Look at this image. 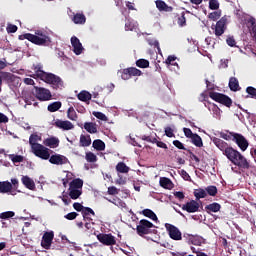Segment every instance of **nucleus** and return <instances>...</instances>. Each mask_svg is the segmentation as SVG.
Here are the masks:
<instances>
[{"label": "nucleus", "instance_id": "bf43d9fd", "mask_svg": "<svg viewBox=\"0 0 256 256\" xmlns=\"http://www.w3.org/2000/svg\"><path fill=\"white\" fill-rule=\"evenodd\" d=\"M226 43L227 45H229V47H235V45H237V42L235 41V38L233 36H229L226 39Z\"/></svg>", "mask_w": 256, "mask_h": 256}, {"label": "nucleus", "instance_id": "2f4dec72", "mask_svg": "<svg viewBox=\"0 0 256 256\" xmlns=\"http://www.w3.org/2000/svg\"><path fill=\"white\" fill-rule=\"evenodd\" d=\"M160 186L163 187V189H171L173 182L167 177H162L160 178Z\"/></svg>", "mask_w": 256, "mask_h": 256}, {"label": "nucleus", "instance_id": "aec40b11", "mask_svg": "<svg viewBox=\"0 0 256 256\" xmlns=\"http://www.w3.org/2000/svg\"><path fill=\"white\" fill-rule=\"evenodd\" d=\"M155 3H156V8L158 9V11H160V12L165 11V13L173 12V6L167 5V3H165V1L156 0Z\"/></svg>", "mask_w": 256, "mask_h": 256}, {"label": "nucleus", "instance_id": "cd10ccee", "mask_svg": "<svg viewBox=\"0 0 256 256\" xmlns=\"http://www.w3.org/2000/svg\"><path fill=\"white\" fill-rule=\"evenodd\" d=\"M79 101H82L83 103H89L92 99L91 93L88 91L82 90L78 95H77Z\"/></svg>", "mask_w": 256, "mask_h": 256}, {"label": "nucleus", "instance_id": "4be33fe9", "mask_svg": "<svg viewBox=\"0 0 256 256\" xmlns=\"http://www.w3.org/2000/svg\"><path fill=\"white\" fill-rule=\"evenodd\" d=\"M205 211L208 215H211V213H219V211H221V204L217 202L208 204L205 206Z\"/></svg>", "mask_w": 256, "mask_h": 256}, {"label": "nucleus", "instance_id": "e2e57ef3", "mask_svg": "<svg viewBox=\"0 0 256 256\" xmlns=\"http://www.w3.org/2000/svg\"><path fill=\"white\" fill-rule=\"evenodd\" d=\"M108 195H119V190L115 186H110L108 188Z\"/></svg>", "mask_w": 256, "mask_h": 256}, {"label": "nucleus", "instance_id": "de8ad7c7", "mask_svg": "<svg viewBox=\"0 0 256 256\" xmlns=\"http://www.w3.org/2000/svg\"><path fill=\"white\" fill-rule=\"evenodd\" d=\"M206 193L210 195V197H215V195H217L218 190H217V186H208L206 187Z\"/></svg>", "mask_w": 256, "mask_h": 256}, {"label": "nucleus", "instance_id": "473e14b6", "mask_svg": "<svg viewBox=\"0 0 256 256\" xmlns=\"http://www.w3.org/2000/svg\"><path fill=\"white\" fill-rule=\"evenodd\" d=\"M37 141H41V136L37 134H31L29 138V144L31 145V149H35L36 145H41L37 143Z\"/></svg>", "mask_w": 256, "mask_h": 256}, {"label": "nucleus", "instance_id": "39448f33", "mask_svg": "<svg viewBox=\"0 0 256 256\" xmlns=\"http://www.w3.org/2000/svg\"><path fill=\"white\" fill-rule=\"evenodd\" d=\"M210 99H213V101H216V103H221V105H224V107H231L233 105V100L225 95L221 94L219 92H211L209 94Z\"/></svg>", "mask_w": 256, "mask_h": 256}, {"label": "nucleus", "instance_id": "ea45409f", "mask_svg": "<svg viewBox=\"0 0 256 256\" xmlns=\"http://www.w3.org/2000/svg\"><path fill=\"white\" fill-rule=\"evenodd\" d=\"M146 41L148 45H150V47L157 49L158 53H161V47H159V41H157L155 38H147Z\"/></svg>", "mask_w": 256, "mask_h": 256}, {"label": "nucleus", "instance_id": "f8f14e48", "mask_svg": "<svg viewBox=\"0 0 256 256\" xmlns=\"http://www.w3.org/2000/svg\"><path fill=\"white\" fill-rule=\"evenodd\" d=\"M226 30H227V18L222 17L216 22V25L214 27V33L216 37H221V35H223V33H225Z\"/></svg>", "mask_w": 256, "mask_h": 256}, {"label": "nucleus", "instance_id": "72a5a7b5", "mask_svg": "<svg viewBox=\"0 0 256 256\" xmlns=\"http://www.w3.org/2000/svg\"><path fill=\"white\" fill-rule=\"evenodd\" d=\"M142 215H144V217H148V219H151L152 221H158L157 214H155L151 209H144L142 211Z\"/></svg>", "mask_w": 256, "mask_h": 256}, {"label": "nucleus", "instance_id": "a19ab883", "mask_svg": "<svg viewBox=\"0 0 256 256\" xmlns=\"http://www.w3.org/2000/svg\"><path fill=\"white\" fill-rule=\"evenodd\" d=\"M116 171L118 173H127L129 171V166H127V164H125V162H119L116 165Z\"/></svg>", "mask_w": 256, "mask_h": 256}, {"label": "nucleus", "instance_id": "a878e982", "mask_svg": "<svg viewBox=\"0 0 256 256\" xmlns=\"http://www.w3.org/2000/svg\"><path fill=\"white\" fill-rule=\"evenodd\" d=\"M11 191H13V184L11 182H0V193H11Z\"/></svg>", "mask_w": 256, "mask_h": 256}, {"label": "nucleus", "instance_id": "c03bdc74", "mask_svg": "<svg viewBox=\"0 0 256 256\" xmlns=\"http://www.w3.org/2000/svg\"><path fill=\"white\" fill-rule=\"evenodd\" d=\"M246 93H248V95L246 96V99H249V97L251 99H256V88L253 86H248L246 88Z\"/></svg>", "mask_w": 256, "mask_h": 256}, {"label": "nucleus", "instance_id": "6ab92c4d", "mask_svg": "<svg viewBox=\"0 0 256 256\" xmlns=\"http://www.w3.org/2000/svg\"><path fill=\"white\" fill-rule=\"evenodd\" d=\"M71 45L73 47V52L75 53V55H81V53H83V44H81V41L79 40V38H77V36H73L71 38Z\"/></svg>", "mask_w": 256, "mask_h": 256}, {"label": "nucleus", "instance_id": "0e129e2a", "mask_svg": "<svg viewBox=\"0 0 256 256\" xmlns=\"http://www.w3.org/2000/svg\"><path fill=\"white\" fill-rule=\"evenodd\" d=\"M17 25L9 24L7 26V33H17Z\"/></svg>", "mask_w": 256, "mask_h": 256}, {"label": "nucleus", "instance_id": "f3484780", "mask_svg": "<svg viewBox=\"0 0 256 256\" xmlns=\"http://www.w3.org/2000/svg\"><path fill=\"white\" fill-rule=\"evenodd\" d=\"M54 125L58 129H62L63 131H71V129L75 128L73 123H71V121H69V120L56 119L55 122H54Z\"/></svg>", "mask_w": 256, "mask_h": 256}, {"label": "nucleus", "instance_id": "412c9836", "mask_svg": "<svg viewBox=\"0 0 256 256\" xmlns=\"http://www.w3.org/2000/svg\"><path fill=\"white\" fill-rule=\"evenodd\" d=\"M21 182L26 187V189H29L30 191H35L36 186H35V181L31 179L29 176H22Z\"/></svg>", "mask_w": 256, "mask_h": 256}, {"label": "nucleus", "instance_id": "a211bd4d", "mask_svg": "<svg viewBox=\"0 0 256 256\" xmlns=\"http://www.w3.org/2000/svg\"><path fill=\"white\" fill-rule=\"evenodd\" d=\"M182 210L187 211V213H197L199 211V202L191 200L182 206Z\"/></svg>", "mask_w": 256, "mask_h": 256}, {"label": "nucleus", "instance_id": "7ed1b4c3", "mask_svg": "<svg viewBox=\"0 0 256 256\" xmlns=\"http://www.w3.org/2000/svg\"><path fill=\"white\" fill-rule=\"evenodd\" d=\"M155 225L153 222L147 220V219H142L139 221L137 227H136V232L139 237H145V235H151L155 233L154 229Z\"/></svg>", "mask_w": 256, "mask_h": 256}, {"label": "nucleus", "instance_id": "680f3d73", "mask_svg": "<svg viewBox=\"0 0 256 256\" xmlns=\"http://www.w3.org/2000/svg\"><path fill=\"white\" fill-rule=\"evenodd\" d=\"M183 131H184L185 137H187L188 139H191L193 135H195V133H193V131H191L190 128H183Z\"/></svg>", "mask_w": 256, "mask_h": 256}, {"label": "nucleus", "instance_id": "20e7f679", "mask_svg": "<svg viewBox=\"0 0 256 256\" xmlns=\"http://www.w3.org/2000/svg\"><path fill=\"white\" fill-rule=\"evenodd\" d=\"M41 81L48 83V85H52L53 89H61V87H63V80H61V77L53 73L46 72Z\"/></svg>", "mask_w": 256, "mask_h": 256}, {"label": "nucleus", "instance_id": "4468645a", "mask_svg": "<svg viewBox=\"0 0 256 256\" xmlns=\"http://www.w3.org/2000/svg\"><path fill=\"white\" fill-rule=\"evenodd\" d=\"M141 75H143V72H141V70L135 67H130L123 70L122 79L127 80L131 79V77H141Z\"/></svg>", "mask_w": 256, "mask_h": 256}, {"label": "nucleus", "instance_id": "423d86ee", "mask_svg": "<svg viewBox=\"0 0 256 256\" xmlns=\"http://www.w3.org/2000/svg\"><path fill=\"white\" fill-rule=\"evenodd\" d=\"M83 221H85L84 227L88 230L93 229L95 222H93V218L95 217V211L93 209L86 207L82 211Z\"/></svg>", "mask_w": 256, "mask_h": 256}, {"label": "nucleus", "instance_id": "dca6fc26", "mask_svg": "<svg viewBox=\"0 0 256 256\" xmlns=\"http://www.w3.org/2000/svg\"><path fill=\"white\" fill-rule=\"evenodd\" d=\"M212 143H214V145H216V147L222 151L223 155H226L227 151H229L231 149V146H229V144L225 141H223L220 138L214 137L212 139Z\"/></svg>", "mask_w": 256, "mask_h": 256}, {"label": "nucleus", "instance_id": "6e6552de", "mask_svg": "<svg viewBox=\"0 0 256 256\" xmlns=\"http://www.w3.org/2000/svg\"><path fill=\"white\" fill-rule=\"evenodd\" d=\"M96 237L98 241L102 243V245H105L106 247H113V245H117V239L111 233H99Z\"/></svg>", "mask_w": 256, "mask_h": 256}, {"label": "nucleus", "instance_id": "052dcab7", "mask_svg": "<svg viewBox=\"0 0 256 256\" xmlns=\"http://www.w3.org/2000/svg\"><path fill=\"white\" fill-rule=\"evenodd\" d=\"M135 29V24H133V22H131L130 20H128L125 23V31H133Z\"/></svg>", "mask_w": 256, "mask_h": 256}, {"label": "nucleus", "instance_id": "864d4df0", "mask_svg": "<svg viewBox=\"0 0 256 256\" xmlns=\"http://www.w3.org/2000/svg\"><path fill=\"white\" fill-rule=\"evenodd\" d=\"M209 9H211L212 11H217V9H219V1L210 0L209 1Z\"/></svg>", "mask_w": 256, "mask_h": 256}, {"label": "nucleus", "instance_id": "0eeeda50", "mask_svg": "<svg viewBox=\"0 0 256 256\" xmlns=\"http://www.w3.org/2000/svg\"><path fill=\"white\" fill-rule=\"evenodd\" d=\"M230 135H232V141L236 143L239 149L242 151H247V148L249 147V141H247V138H245L243 134L230 132Z\"/></svg>", "mask_w": 256, "mask_h": 256}, {"label": "nucleus", "instance_id": "7c9ffc66", "mask_svg": "<svg viewBox=\"0 0 256 256\" xmlns=\"http://www.w3.org/2000/svg\"><path fill=\"white\" fill-rule=\"evenodd\" d=\"M90 145H91V136L82 134L80 136V147H89Z\"/></svg>", "mask_w": 256, "mask_h": 256}, {"label": "nucleus", "instance_id": "5701e85b", "mask_svg": "<svg viewBox=\"0 0 256 256\" xmlns=\"http://www.w3.org/2000/svg\"><path fill=\"white\" fill-rule=\"evenodd\" d=\"M43 145L46 147H50V149H55V147H59V138L50 137L43 141Z\"/></svg>", "mask_w": 256, "mask_h": 256}, {"label": "nucleus", "instance_id": "1a4fd4ad", "mask_svg": "<svg viewBox=\"0 0 256 256\" xmlns=\"http://www.w3.org/2000/svg\"><path fill=\"white\" fill-rule=\"evenodd\" d=\"M35 97L38 101H51L53 95L47 88L35 87Z\"/></svg>", "mask_w": 256, "mask_h": 256}, {"label": "nucleus", "instance_id": "6e6d98bb", "mask_svg": "<svg viewBox=\"0 0 256 256\" xmlns=\"http://www.w3.org/2000/svg\"><path fill=\"white\" fill-rule=\"evenodd\" d=\"M173 145L174 147H177V149H181L182 151H189V149L185 148V146L179 140H174Z\"/></svg>", "mask_w": 256, "mask_h": 256}, {"label": "nucleus", "instance_id": "b1692460", "mask_svg": "<svg viewBox=\"0 0 256 256\" xmlns=\"http://www.w3.org/2000/svg\"><path fill=\"white\" fill-rule=\"evenodd\" d=\"M228 87L230 91H241V87L239 86V80L236 77H230Z\"/></svg>", "mask_w": 256, "mask_h": 256}, {"label": "nucleus", "instance_id": "ddd939ff", "mask_svg": "<svg viewBox=\"0 0 256 256\" xmlns=\"http://www.w3.org/2000/svg\"><path fill=\"white\" fill-rule=\"evenodd\" d=\"M54 237L55 233H53V231L45 232L42 237L41 247H43V249H51Z\"/></svg>", "mask_w": 256, "mask_h": 256}, {"label": "nucleus", "instance_id": "09e8293b", "mask_svg": "<svg viewBox=\"0 0 256 256\" xmlns=\"http://www.w3.org/2000/svg\"><path fill=\"white\" fill-rule=\"evenodd\" d=\"M179 27H185V25H187V19L185 18V12L181 13V16L178 17V21H177Z\"/></svg>", "mask_w": 256, "mask_h": 256}, {"label": "nucleus", "instance_id": "f704fd0d", "mask_svg": "<svg viewBox=\"0 0 256 256\" xmlns=\"http://www.w3.org/2000/svg\"><path fill=\"white\" fill-rule=\"evenodd\" d=\"M70 189H83V181L81 178H76L70 182Z\"/></svg>", "mask_w": 256, "mask_h": 256}, {"label": "nucleus", "instance_id": "c85d7f7f", "mask_svg": "<svg viewBox=\"0 0 256 256\" xmlns=\"http://www.w3.org/2000/svg\"><path fill=\"white\" fill-rule=\"evenodd\" d=\"M84 129L87 133L95 134L97 133V124L93 122H86L84 123Z\"/></svg>", "mask_w": 256, "mask_h": 256}, {"label": "nucleus", "instance_id": "4c0bfd02", "mask_svg": "<svg viewBox=\"0 0 256 256\" xmlns=\"http://www.w3.org/2000/svg\"><path fill=\"white\" fill-rule=\"evenodd\" d=\"M190 139L195 147L203 146V139L201 138V136H199V134H194L193 137H191Z\"/></svg>", "mask_w": 256, "mask_h": 256}, {"label": "nucleus", "instance_id": "79ce46f5", "mask_svg": "<svg viewBox=\"0 0 256 256\" xmlns=\"http://www.w3.org/2000/svg\"><path fill=\"white\" fill-rule=\"evenodd\" d=\"M189 241L191 242L192 245H196V246L200 247V245H202V243H203V238H201L199 236L191 235L189 238Z\"/></svg>", "mask_w": 256, "mask_h": 256}, {"label": "nucleus", "instance_id": "e433bc0d", "mask_svg": "<svg viewBox=\"0 0 256 256\" xmlns=\"http://www.w3.org/2000/svg\"><path fill=\"white\" fill-rule=\"evenodd\" d=\"M82 193L83 192L81 190L69 187V197H70V199H74V200L79 199V197H81Z\"/></svg>", "mask_w": 256, "mask_h": 256}, {"label": "nucleus", "instance_id": "c756f323", "mask_svg": "<svg viewBox=\"0 0 256 256\" xmlns=\"http://www.w3.org/2000/svg\"><path fill=\"white\" fill-rule=\"evenodd\" d=\"M194 197H196V201H199V199H205V197H207V191L203 188L195 189Z\"/></svg>", "mask_w": 256, "mask_h": 256}, {"label": "nucleus", "instance_id": "c9c22d12", "mask_svg": "<svg viewBox=\"0 0 256 256\" xmlns=\"http://www.w3.org/2000/svg\"><path fill=\"white\" fill-rule=\"evenodd\" d=\"M92 147H94L96 151H105V142L101 139H96L93 141Z\"/></svg>", "mask_w": 256, "mask_h": 256}, {"label": "nucleus", "instance_id": "13d9d810", "mask_svg": "<svg viewBox=\"0 0 256 256\" xmlns=\"http://www.w3.org/2000/svg\"><path fill=\"white\" fill-rule=\"evenodd\" d=\"M93 115L96 119H100V121H107L106 115L102 112H93Z\"/></svg>", "mask_w": 256, "mask_h": 256}, {"label": "nucleus", "instance_id": "774afa93", "mask_svg": "<svg viewBox=\"0 0 256 256\" xmlns=\"http://www.w3.org/2000/svg\"><path fill=\"white\" fill-rule=\"evenodd\" d=\"M26 105H33L35 103V97L34 96H26L24 99Z\"/></svg>", "mask_w": 256, "mask_h": 256}, {"label": "nucleus", "instance_id": "8fccbe9b", "mask_svg": "<svg viewBox=\"0 0 256 256\" xmlns=\"http://www.w3.org/2000/svg\"><path fill=\"white\" fill-rule=\"evenodd\" d=\"M12 163H23L24 157L22 155H10Z\"/></svg>", "mask_w": 256, "mask_h": 256}, {"label": "nucleus", "instance_id": "bb28decb", "mask_svg": "<svg viewBox=\"0 0 256 256\" xmlns=\"http://www.w3.org/2000/svg\"><path fill=\"white\" fill-rule=\"evenodd\" d=\"M33 70L35 72L33 77H37L40 80H42L44 75L47 73L43 71V66L41 64L33 65Z\"/></svg>", "mask_w": 256, "mask_h": 256}, {"label": "nucleus", "instance_id": "37998d69", "mask_svg": "<svg viewBox=\"0 0 256 256\" xmlns=\"http://www.w3.org/2000/svg\"><path fill=\"white\" fill-rule=\"evenodd\" d=\"M136 67H139L140 69L149 68V60H147V59H138L136 61Z\"/></svg>", "mask_w": 256, "mask_h": 256}, {"label": "nucleus", "instance_id": "f257e3e1", "mask_svg": "<svg viewBox=\"0 0 256 256\" xmlns=\"http://www.w3.org/2000/svg\"><path fill=\"white\" fill-rule=\"evenodd\" d=\"M18 39L20 41H24V39H27V41H30V43H33L34 45H38L40 47H47L51 43V38L41 31H37L35 34L26 33L19 35Z\"/></svg>", "mask_w": 256, "mask_h": 256}, {"label": "nucleus", "instance_id": "2eb2a0df", "mask_svg": "<svg viewBox=\"0 0 256 256\" xmlns=\"http://www.w3.org/2000/svg\"><path fill=\"white\" fill-rule=\"evenodd\" d=\"M48 159L49 163H51L52 165H67V163H69V159L61 154H54Z\"/></svg>", "mask_w": 256, "mask_h": 256}, {"label": "nucleus", "instance_id": "58836bf2", "mask_svg": "<svg viewBox=\"0 0 256 256\" xmlns=\"http://www.w3.org/2000/svg\"><path fill=\"white\" fill-rule=\"evenodd\" d=\"M61 106H62L61 102H59V101L53 102V103L48 105L47 110L50 113H55L56 111L60 110Z\"/></svg>", "mask_w": 256, "mask_h": 256}, {"label": "nucleus", "instance_id": "3c124183", "mask_svg": "<svg viewBox=\"0 0 256 256\" xmlns=\"http://www.w3.org/2000/svg\"><path fill=\"white\" fill-rule=\"evenodd\" d=\"M208 17H209V19H211V21H217V19H220V17H221V10L211 12L208 15Z\"/></svg>", "mask_w": 256, "mask_h": 256}, {"label": "nucleus", "instance_id": "5fc2aeb1", "mask_svg": "<svg viewBox=\"0 0 256 256\" xmlns=\"http://www.w3.org/2000/svg\"><path fill=\"white\" fill-rule=\"evenodd\" d=\"M177 61V57L176 56H173V55H170L168 56V58L166 59V65H177V63L175 62Z\"/></svg>", "mask_w": 256, "mask_h": 256}, {"label": "nucleus", "instance_id": "49530a36", "mask_svg": "<svg viewBox=\"0 0 256 256\" xmlns=\"http://www.w3.org/2000/svg\"><path fill=\"white\" fill-rule=\"evenodd\" d=\"M85 159L88 163H97V155L93 152H87Z\"/></svg>", "mask_w": 256, "mask_h": 256}, {"label": "nucleus", "instance_id": "338daca9", "mask_svg": "<svg viewBox=\"0 0 256 256\" xmlns=\"http://www.w3.org/2000/svg\"><path fill=\"white\" fill-rule=\"evenodd\" d=\"M165 135L166 137H175V134L173 133V128L172 127H166L165 128Z\"/></svg>", "mask_w": 256, "mask_h": 256}, {"label": "nucleus", "instance_id": "f03ea898", "mask_svg": "<svg viewBox=\"0 0 256 256\" xmlns=\"http://www.w3.org/2000/svg\"><path fill=\"white\" fill-rule=\"evenodd\" d=\"M224 155L227 157L228 161L240 169H249L251 167L247 158H245L241 152L237 151L233 147H230V149L227 150L226 154Z\"/></svg>", "mask_w": 256, "mask_h": 256}, {"label": "nucleus", "instance_id": "9d476101", "mask_svg": "<svg viewBox=\"0 0 256 256\" xmlns=\"http://www.w3.org/2000/svg\"><path fill=\"white\" fill-rule=\"evenodd\" d=\"M32 153H34L36 157H39V159H43L44 161H47L49 157H51V154L49 153V148L43 146L42 144L36 145L35 148H32Z\"/></svg>", "mask_w": 256, "mask_h": 256}, {"label": "nucleus", "instance_id": "a18cd8bd", "mask_svg": "<svg viewBox=\"0 0 256 256\" xmlns=\"http://www.w3.org/2000/svg\"><path fill=\"white\" fill-rule=\"evenodd\" d=\"M67 117H68V119H70V121H76L77 112L75 111V108H73V107L68 108Z\"/></svg>", "mask_w": 256, "mask_h": 256}, {"label": "nucleus", "instance_id": "69168bd1", "mask_svg": "<svg viewBox=\"0 0 256 256\" xmlns=\"http://www.w3.org/2000/svg\"><path fill=\"white\" fill-rule=\"evenodd\" d=\"M73 207H74L75 211H78V212H81V213H83V209L86 208V207L82 206L81 203H79V202H75L73 204Z\"/></svg>", "mask_w": 256, "mask_h": 256}, {"label": "nucleus", "instance_id": "9b49d317", "mask_svg": "<svg viewBox=\"0 0 256 256\" xmlns=\"http://www.w3.org/2000/svg\"><path fill=\"white\" fill-rule=\"evenodd\" d=\"M165 227L170 239H173V241H181V239H183L181 230H179L175 225L166 223Z\"/></svg>", "mask_w": 256, "mask_h": 256}, {"label": "nucleus", "instance_id": "603ef678", "mask_svg": "<svg viewBox=\"0 0 256 256\" xmlns=\"http://www.w3.org/2000/svg\"><path fill=\"white\" fill-rule=\"evenodd\" d=\"M15 217V212L7 211L0 214V219H11Z\"/></svg>", "mask_w": 256, "mask_h": 256}, {"label": "nucleus", "instance_id": "4d7b16f0", "mask_svg": "<svg viewBox=\"0 0 256 256\" xmlns=\"http://www.w3.org/2000/svg\"><path fill=\"white\" fill-rule=\"evenodd\" d=\"M78 215L79 214L77 212H70V213L66 214L64 217L68 221H74V219H77Z\"/></svg>", "mask_w": 256, "mask_h": 256}, {"label": "nucleus", "instance_id": "393cba45", "mask_svg": "<svg viewBox=\"0 0 256 256\" xmlns=\"http://www.w3.org/2000/svg\"><path fill=\"white\" fill-rule=\"evenodd\" d=\"M73 23L75 25H85L87 22V17H85V14L83 13H76L72 18Z\"/></svg>", "mask_w": 256, "mask_h": 256}]
</instances>
